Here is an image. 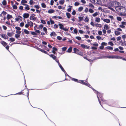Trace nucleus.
Instances as JSON below:
<instances>
[{
	"mask_svg": "<svg viewBox=\"0 0 126 126\" xmlns=\"http://www.w3.org/2000/svg\"><path fill=\"white\" fill-rule=\"evenodd\" d=\"M41 5V6L42 7L45 8L46 7V6L45 3H42Z\"/></svg>",
	"mask_w": 126,
	"mask_h": 126,
	"instance_id": "c03bdc74",
	"label": "nucleus"
},
{
	"mask_svg": "<svg viewBox=\"0 0 126 126\" xmlns=\"http://www.w3.org/2000/svg\"><path fill=\"white\" fill-rule=\"evenodd\" d=\"M79 21H81L83 19V17L81 16H79Z\"/></svg>",
	"mask_w": 126,
	"mask_h": 126,
	"instance_id": "a18cd8bd",
	"label": "nucleus"
},
{
	"mask_svg": "<svg viewBox=\"0 0 126 126\" xmlns=\"http://www.w3.org/2000/svg\"><path fill=\"white\" fill-rule=\"evenodd\" d=\"M30 19L31 20H35L36 19V18L35 17L33 16H31L30 17Z\"/></svg>",
	"mask_w": 126,
	"mask_h": 126,
	"instance_id": "6ab92c4d",
	"label": "nucleus"
},
{
	"mask_svg": "<svg viewBox=\"0 0 126 126\" xmlns=\"http://www.w3.org/2000/svg\"><path fill=\"white\" fill-rule=\"evenodd\" d=\"M27 1L25 0H22L21 1V3L23 5H27V4L24 3H27Z\"/></svg>",
	"mask_w": 126,
	"mask_h": 126,
	"instance_id": "9d476101",
	"label": "nucleus"
},
{
	"mask_svg": "<svg viewBox=\"0 0 126 126\" xmlns=\"http://www.w3.org/2000/svg\"><path fill=\"white\" fill-rule=\"evenodd\" d=\"M12 7L13 8L15 9H16L17 8V6L15 4L13 5Z\"/></svg>",
	"mask_w": 126,
	"mask_h": 126,
	"instance_id": "58836bf2",
	"label": "nucleus"
},
{
	"mask_svg": "<svg viewBox=\"0 0 126 126\" xmlns=\"http://www.w3.org/2000/svg\"><path fill=\"white\" fill-rule=\"evenodd\" d=\"M89 12L91 13H93L94 12V11L91 9H90L89 10Z\"/></svg>",
	"mask_w": 126,
	"mask_h": 126,
	"instance_id": "5fc2aeb1",
	"label": "nucleus"
},
{
	"mask_svg": "<svg viewBox=\"0 0 126 126\" xmlns=\"http://www.w3.org/2000/svg\"><path fill=\"white\" fill-rule=\"evenodd\" d=\"M106 47L107 49H109L110 50H112L113 49L112 47L110 46H107V47Z\"/></svg>",
	"mask_w": 126,
	"mask_h": 126,
	"instance_id": "c756f323",
	"label": "nucleus"
},
{
	"mask_svg": "<svg viewBox=\"0 0 126 126\" xmlns=\"http://www.w3.org/2000/svg\"><path fill=\"white\" fill-rule=\"evenodd\" d=\"M25 6H26L25 7V8L27 10H29L30 9V8L29 7V6L27 4V5H25Z\"/></svg>",
	"mask_w": 126,
	"mask_h": 126,
	"instance_id": "f704fd0d",
	"label": "nucleus"
},
{
	"mask_svg": "<svg viewBox=\"0 0 126 126\" xmlns=\"http://www.w3.org/2000/svg\"><path fill=\"white\" fill-rule=\"evenodd\" d=\"M31 34L32 35H37V34L36 33L33 32H31Z\"/></svg>",
	"mask_w": 126,
	"mask_h": 126,
	"instance_id": "13d9d810",
	"label": "nucleus"
},
{
	"mask_svg": "<svg viewBox=\"0 0 126 126\" xmlns=\"http://www.w3.org/2000/svg\"><path fill=\"white\" fill-rule=\"evenodd\" d=\"M63 72H64V74L65 75V79H64V80H63L62 81H64L65 80H68V79L66 78V76H67L69 77V78H71V77L66 72V71H63ZM61 82V81H59V82ZM54 82V83H52L51 84H50L49 85V86H48L47 87V88H49V87L51 85H52L53 84H54V83H55L56 82Z\"/></svg>",
	"mask_w": 126,
	"mask_h": 126,
	"instance_id": "7ed1b4c3",
	"label": "nucleus"
},
{
	"mask_svg": "<svg viewBox=\"0 0 126 126\" xmlns=\"http://www.w3.org/2000/svg\"><path fill=\"white\" fill-rule=\"evenodd\" d=\"M72 48L71 47H70L68 48L67 50V52H71L72 50Z\"/></svg>",
	"mask_w": 126,
	"mask_h": 126,
	"instance_id": "4c0bfd02",
	"label": "nucleus"
},
{
	"mask_svg": "<svg viewBox=\"0 0 126 126\" xmlns=\"http://www.w3.org/2000/svg\"><path fill=\"white\" fill-rule=\"evenodd\" d=\"M94 20L96 22L99 23L100 21V19L99 17H96L95 18Z\"/></svg>",
	"mask_w": 126,
	"mask_h": 126,
	"instance_id": "9b49d317",
	"label": "nucleus"
},
{
	"mask_svg": "<svg viewBox=\"0 0 126 126\" xmlns=\"http://www.w3.org/2000/svg\"><path fill=\"white\" fill-rule=\"evenodd\" d=\"M103 21L104 22H106L108 23H110V20L109 19H104L103 20Z\"/></svg>",
	"mask_w": 126,
	"mask_h": 126,
	"instance_id": "412c9836",
	"label": "nucleus"
},
{
	"mask_svg": "<svg viewBox=\"0 0 126 126\" xmlns=\"http://www.w3.org/2000/svg\"><path fill=\"white\" fill-rule=\"evenodd\" d=\"M114 117L115 118V119H116V121H117L118 122L119 125V126H120V124L119 123V120L118 119V118L115 115V116H114Z\"/></svg>",
	"mask_w": 126,
	"mask_h": 126,
	"instance_id": "473e14b6",
	"label": "nucleus"
},
{
	"mask_svg": "<svg viewBox=\"0 0 126 126\" xmlns=\"http://www.w3.org/2000/svg\"><path fill=\"white\" fill-rule=\"evenodd\" d=\"M12 17H13L12 15H10L9 14H8L7 15V18L8 19L12 18Z\"/></svg>",
	"mask_w": 126,
	"mask_h": 126,
	"instance_id": "5701e85b",
	"label": "nucleus"
},
{
	"mask_svg": "<svg viewBox=\"0 0 126 126\" xmlns=\"http://www.w3.org/2000/svg\"><path fill=\"white\" fill-rule=\"evenodd\" d=\"M24 89H23V90L22 91H21V92H19L17 93H16L15 94H14V95H16V94H19V95H21V94H22L23 95H26L25 94H23V93H24V92H22V91H23L24 90Z\"/></svg>",
	"mask_w": 126,
	"mask_h": 126,
	"instance_id": "2eb2a0df",
	"label": "nucleus"
},
{
	"mask_svg": "<svg viewBox=\"0 0 126 126\" xmlns=\"http://www.w3.org/2000/svg\"><path fill=\"white\" fill-rule=\"evenodd\" d=\"M79 4V3L78 2H76L74 3V5L75 6H78Z\"/></svg>",
	"mask_w": 126,
	"mask_h": 126,
	"instance_id": "bf43d9fd",
	"label": "nucleus"
},
{
	"mask_svg": "<svg viewBox=\"0 0 126 126\" xmlns=\"http://www.w3.org/2000/svg\"><path fill=\"white\" fill-rule=\"evenodd\" d=\"M39 28H38V29H42L43 26V25L42 24H41L39 25Z\"/></svg>",
	"mask_w": 126,
	"mask_h": 126,
	"instance_id": "de8ad7c7",
	"label": "nucleus"
},
{
	"mask_svg": "<svg viewBox=\"0 0 126 126\" xmlns=\"http://www.w3.org/2000/svg\"><path fill=\"white\" fill-rule=\"evenodd\" d=\"M67 47H64L62 48V50L63 51H64L67 49Z\"/></svg>",
	"mask_w": 126,
	"mask_h": 126,
	"instance_id": "603ef678",
	"label": "nucleus"
},
{
	"mask_svg": "<svg viewBox=\"0 0 126 126\" xmlns=\"http://www.w3.org/2000/svg\"><path fill=\"white\" fill-rule=\"evenodd\" d=\"M34 2H33L32 0H30L29 3L31 5H32L34 4Z\"/></svg>",
	"mask_w": 126,
	"mask_h": 126,
	"instance_id": "c85d7f7f",
	"label": "nucleus"
},
{
	"mask_svg": "<svg viewBox=\"0 0 126 126\" xmlns=\"http://www.w3.org/2000/svg\"><path fill=\"white\" fill-rule=\"evenodd\" d=\"M64 2V0H61L60 1L59 3L63 5Z\"/></svg>",
	"mask_w": 126,
	"mask_h": 126,
	"instance_id": "2f4dec72",
	"label": "nucleus"
},
{
	"mask_svg": "<svg viewBox=\"0 0 126 126\" xmlns=\"http://www.w3.org/2000/svg\"><path fill=\"white\" fill-rule=\"evenodd\" d=\"M1 35L2 37L4 39H6L8 38V37L5 34H1Z\"/></svg>",
	"mask_w": 126,
	"mask_h": 126,
	"instance_id": "dca6fc26",
	"label": "nucleus"
},
{
	"mask_svg": "<svg viewBox=\"0 0 126 126\" xmlns=\"http://www.w3.org/2000/svg\"><path fill=\"white\" fill-rule=\"evenodd\" d=\"M115 33L116 35H118L120 34V32L118 31H115Z\"/></svg>",
	"mask_w": 126,
	"mask_h": 126,
	"instance_id": "72a5a7b5",
	"label": "nucleus"
},
{
	"mask_svg": "<svg viewBox=\"0 0 126 126\" xmlns=\"http://www.w3.org/2000/svg\"><path fill=\"white\" fill-rule=\"evenodd\" d=\"M50 57H51L54 60H55V59H56V57L55 56L52 54H51L50 55H49V54H48Z\"/></svg>",
	"mask_w": 126,
	"mask_h": 126,
	"instance_id": "ddd939ff",
	"label": "nucleus"
},
{
	"mask_svg": "<svg viewBox=\"0 0 126 126\" xmlns=\"http://www.w3.org/2000/svg\"><path fill=\"white\" fill-rule=\"evenodd\" d=\"M104 28L105 29L107 30L109 29V27L108 25H105L104 26Z\"/></svg>",
	"mask_w": 126,
	"mask_h": 126,
	"instance_id": "e433bc0d",
	"label": "nucleus"
},
{
	"mask_svg": "<svg viewBox=\"0 0 126 126\" xmlns=\"http://www.w3.org/2000/svg\"><path fill=\"white\" fill-rule=\"evenodd\" d=\"M121 15L124 16H126V9L124 7L122 6L121 7Z\"/></svg>",
	"mask_w": 126,
	"mask_h": 126,
	"instance_id": "20e7f679",
	"label": "nucleus"
},
{
	"mask_svg": "<svg viewBox=\"0 0 126 126\" xmlns=\"http://www.w3.org/2000/svg\"><path fill=\"white\" fill-rule=\"evenodd\" d=\"M101 45H102L103 46H105V45H107V43H106L105 42H103L102 43Z\"/></svg>",
	"mask_w": 126,
	"mask_h": 126,
	"instance_id": "864d4df0",
	"label": "nucleus"
},
{
	"mask_svg": "<svg viewBox=\"0 0 126 126\" xmlns=\"http://www.w3.org/2000/svg\"><path fill=\"white\" fill-rule=\"evenodd\" d=\"M50 23L51 24H53L54 23V21H53L52 20L51 18H50Z\"/></svg>",
	"mask_w": 126,
	"mask_h": 126,
	"instance_id": "4d7b16f0",
	"label": "nucleus"
},
{
	"mask_svg": "<svg viewBox=\"0 0 126 126\" xmlns=\"http://www.w3.org/2000/svg\"><path fill=\"white\" fill-rule=\"evenodd\" d=\"M58 25L56 24H55L54 25V27L53 28L55 29H57L58 27Z\"/></svg>",
	"mask_w": 126,
	"mask_h": 126,
	"instance_id": "37998d69",
	"label": "nucleus"
},
{
	"mask_svg": "<svg viewBox=\"0 0 126 126\" xmlns=\"http://www.w3.org/2000/svg\"><path fill=\"white\" fill-rule=\"evenodd\" d=\"M24 25V23L23 22H21L20 24V26L21 27H23Z\"/></svg>",
	"mask_w": 126,
	"mask_h": 126,
	"instance_id": "052dcab7",
	"label": "nucleus"
},
{
	"mask_svg": "<svg viewBox=\"0 0 126 126\" xmlns=\"http://www.w3.org/2000/svg\"><path fill=\"white\" fill-rule=\"evenodd\" d=\"M83 9V8L82 6L79 7L78 9V11L79 12H81Z\"/></svg>",
	"mask_w": 126,
	"mask_h": 126,
	"instance_id": "bb28decb",
	"label": "nucleus"
},
{
	"mask_svg": "<svg viewBox=\"0 0 126 126\" xmlns=\"http://www.w3.org/2000/svg\"><path fill=\"white\" fill-rule=\"evenodd\" d=\"M24 32L26 34H29V31L26 29L24 30Z\"/></svg>",
	"mask_w": 126,
	"mask_h": 126,
	"instance_id": "ea45409f",
	"label": "nucleus"
},
{
	"mask_svg": "<svg viewBox=\"0 0 126 126\" xmlns=\"http://www.w3.org/2000/svg\"><path fill=\"white\" fill-rule=\"evenodd\" d=\"M104 58H108L109 59H121L122 57H121L118 56L117 55H113L105 56Z\"/></svg>",
	"mask_w": 126,
	"mask_h": 126,
	"instance_id": "39448f33",
	"label": "nucleus"
},
{
	"mask_svg": "<svg viewBox=\"0 0 126 126\" xmlns=\"http://www.w3.org/2000/svg\"><path fill=\"white\" fill-rule=\"evenodd\" d=\"M57 49L55 48L54 47L52 48V50L53 51H56L57 50Z\"/></svg>",
	"mask_w": 126,
	"mask_h": 126,
	"instance_id": "e2e57ef3",
	"label": "nucleus"
},
{
	"mask_svg": "<svg viewBox=\"0 0 126 126\" xmlns=\"http://www.w3.org/2000/svg\"><path fill=\"white\" fill-rule=\"evenodd\" d=\"M66 15L68 18H69L71 16V14L69 13H66Z\"/></svg>",
	"mask_w": 126,
	"mask_h": 126,
	"instance_id": "b1692460",
	"label": "nucleus"
},
{
	"mask_svg": "<svg viewBox=\"0 0 126 126\" xmlns=\"http://www.w3.org/2000/svg\"><path fill=\"white\" fill-rule=\"evenodd\" d=\"M1 43L4 46H5L7 45V43L4 41H1Z\"/></svg>",
	"mask_w": 126,
	"mask_h": 126,
	"instance_id": "a878e982",
	"label": "nucleus"
},
{
	"mask_svg": "<svg viewBox=\"0 0 126 126\" xmlns=\"http://www.w3.org/2000/svg\"><path fill=\"white\" fill-rule=\"evenodd\" d=\"M50 35L51 36H55L56 35V34L54 32H53L51 33Z\"/></svg>",
	"mask_w": 126,
	"mask_h": 126,
	"instance_id": "393cba45",
	"label": "nucleus"
},
{
	"mask_svg": "<svg viewBox=\"0 0 126 126\" xmlns=\"http://www.w3.org/2000/svg\"><path fill=\"white\" fill-rule=\"evenodd\" d=\"M119 21H120L122 20V18L120 17H117L116 18Z\"/></svg>",
	"mask_w": 126,
	"mask_h": 126,
	"instance_id": "09e8293b",
	"label": "nucleus"
},
{
	"mask_svg": "<svg viewBox=\"0 0 126 126\" xmlns=\"http://www.w3.org/2000/svg\"><path fill=\"white\" fill-rule=\"evenodd\" d=\"M2 27L3 29L5 30H6L7 29V27L4 25L2 26Z\"/></svg>",
	"mask_w": 126,
	"mask_h": 126,
	"instance_id": "774afa93",
	"label": "nucleus"
},
{
	"mask_svg": "<svg viewBox=\"0 0 126 126\" xmlns=\"http://www.w3.org/2000/svg\"><path fill=\"white\" fill-rule=\"evenodd\" d=\"M43 30L45 33H46L47 34V29L45 27H44L43 28Z\"/></svg>",
	"mask_w": 126,
	"mask_h": 126,
	"instance_id": "a19ab883",
	"label": "nucleus"
},
{
	"mask_svg": "<svg viewBox=\"0 0 126 126\" xmlns=\"http://www.w3.org/2000/svg\"><path fill=\"white\" fill-rule=\"evenodd\" d=\"M71 79L73 81L75 82L78 83L79 80L78 79L72 77H71Z\"/></svg>",
	"mask_w": 126,
	"mask_h": 126,
	"instance_id": "f8f14e48",
	"label": "nucleus"
},
{
	"mask_svg": "<svg viewBox=\"0 0 126 126\" xmlns=\"http://www.w3.org/2000/svg\"><path fill=\"white\" fill-rule=\"evenodd\" d=\"M55 11L54 10L52 9H50L48 11V13L49 14H51L54 13Z\"/></svg>",
	"mask_w": 126,
	"mask_h": 126,
	"instance_id": "4468645a",
	"label": "nucleus"
},
{
	"mask_svg": "<svg viewBox=\"0 0 126 126\" xmlns=\"http://www.w3.org/2000/svg\"><path fill=\"white\" fill-rule=\"evenodd\" d=\"M98 14L97 12H96L92 15V16L94 17H95L97 15H98Z\"/></svg>",
	"mask_w": 126,
	"mask_h": 126,
	"instance_id": "8fccbe9b",
	"label": "nucleus"
},
{
	"mask_svg": "<svg viewBox=\"0 0 126 126\" xmlns=\"http://www.w3.org/2000/svg\"><path fill=\"white\" fill-rule=\"evenodd\" d=\"M29 14L28 13H25L23 15V17L24 18H27L29 16Z\"/></svg>",
	"mask_w": 126,
	"mask_h": 126,
	"instance_id": "6e6552de",
	"label": "nucleus"
},
{
	"mask_svg": "<svg viewBox=\"0 0 126 126\" xmlns=\"http://www.w3.org/2000/svg\"><path fill=\"white\" fill-rule=\"evenodd\" d=\"M121 5L120 3L116 1H111L109 3V6L112 7H115L119 6Z\"/></svg>",
	"mask_w": 126,
	"mask_h": 126,
	"instance_id": "f03ea898",
	"label": "nucleus"
},
{
	"mask_svg": "<svg viewBox=\"0 0 126 126\" xmlns=\"http://www.w3.org/2000/svg\"><path fill=\"white\" fill-rule=\"evenodd\" d=\"M97 39L98 40H100L102 39V38L99 36H97L96 37Z\"/></svg>",
	"mask_w": 126,
	"mask_h": 126,
	"instance_id": "0e129e2a",
	"label": "nucleus"
},
{
	"mask_svg": "<svg viewBox=\"0 0 126 126\" xmlns=\"http://www.w3.org/2000/svg\"><path fill=\"white\" fill-rule=\"evenodd\" d=\"M29 25L30 26H33V23L31 21H30L28 22Z\"/></svg>",
	"mask_w": 126,
	"mask_h": 126,
	"instance_id": "7c9ffc66",
	"label": "nucleus"
},
{
	"mask_svg": "<svg viewBox=\"0 0 126 126\" xmlns=\"http://www.w3.org/2000/svg\"><path fill=\"white\" fill-rule=\"evenodd\" d=\"M76 38L79 40H80L81 39V37L79 36H77Z\"/></svg>",
	"mask_w": 126,
	"mask_h": 126,
	"instance_id": "6e6d98bb",
	"label": "nucleus"
},
{
	"mask_svg": "<svg viewBox=\"0 0 126 126\" xmlns=\"http://www.w3.org/2000/svg\"><path fill=\"white\" fill-rule=\"evenodd\" d=\"M68 7H69V8L67 9L66 10L68 12H70L71 11L72 6H71L69 5L68 6Z\"/></svg>",
	"mask_w": 126,
	"mask_h": 126,
	"instance_id": "aec40b11",
	"label": "nucleus"
},
{
	"mask_svg": "<svg viewBox=\"0 0 126 126\" xmlns=\"http://www.w3.org/2000/svg\"><path fill=\"white\" fill-rule=\"evenodd\" d=\"M122 6H116L115 7V9L117 11L120 12L121 11V7Z\"/></svg>",
	"mask_w": 126,
	"mask_h": 126,
	"instance_id": "1a4fd4ad",
	"label": "nucleus"
},
{
	"mask_svg": "<svg viewBox=\"0 0 126 126\" xmlns=\"http://www.w3.org/2000/svg\"><path fill=\"white\" fill-rule=\"evenodd\" d=\"M73 50L74 51V53L81 55H82V53L81 52H80L79 50L77 49L74 48Z\"/></svg>",
	"mask_w": 126,
	"mask_h": 126,
	"instance_id": "423d86ee",
	"label": "nucleus"
},
{
	"mask_svg": "<svg viewBox=\"0 0 126 126\" xmlns=\"http://www.w3.org/2000/svg\"><path fill=\"white\" fill-rule=\"evenodd\" d=\"M81 47L83 48L86 49H89L90 47V46L85 45L83 44H81Z\"/></svg>",
	"mask_w": 126,
	"mask_h": 126,
	"instance_id": "0eeeda50",
	"label": "nucleus"
},
{
	"mask_svg": "<svg viewBox=\"0 0 126 126\" xmlns=\"http://www.w3.org/2000/svg\"><path fill=\"white\" fill-rule=\"evenodd\" d=\"M91 88L93 91H94V92L96 94H97V93H99V92L98 91L96 90L93 87H91Z\"/></svg>",
	"mask_w": 126,
	"mask_h": 126,
	"instance_id": "f3484780",
	"label": "nucleus"
},
{
	"mask_svg": "<svg viewBox=\"0 0 126 126\" xmlns=\"http://www.w3.org/2000/svg\"><path fill=\"white\" fill-rule=\"evenodd\" d=\"M20 35L19 34H16L15 35V37L16 38H18L20 37Z\"/></svg>",
	"mask_w": 126,
	"mask_h": 126,
	"instance_id": "3c124183",
	"label": "nucleus"
},
{
	"mask_svg": "<svg viewBox=\"0 0 126 126\" xmlns=\"http://www.w3.org/2000/svg\"><path fill=\"white\" fill-rule=\"evenodd\" d=\"M97 95V97L98 98V101H99V102L100 104V105H101V107L104 109V108L102 106V105L101 104V101L100 100V98L101 100V101L102 102H104L105 101V100H104L103 99V94H102L101 93H100L99 92V93H97V94H96Z\"/></svg>",
	"mask_w": 126,
	"mask_h": 126,
	"instance_id": "f257e3e1",
	"label": "nucleus"
},
{
	"mask_svg": "<svg viewBox=\"0 0 126 126\" xmlns=\"http://www.w3.org/2000/svg\"><path fill=\"white\" fill-rule=\"evenodd\" d=\"M95 26L96 27H99L101 28L102 27V25L101 24H98L97 23L96 24H95Z\"/></svg>",
	"mask_w": 126,
	"mask_h": 126,
	"instance_id": "4be33fe9",
	"label": "nucleus"
},
{
	"mask_svg": "<svg viewBox=\"0 0 126 126\" xmlns=\"http://www.w3.org/2000/svg\"><path fill=\"white\" fill-rule=\"evenodd\" d=\"M85 86H88L90 88H91V87H92L91 85L88 82H87V85Z\"/></svg>",
	"mask_w": 126,
	"mask_h": 126,
	"instance_id": "49530a36",
	"label": "nucleus"
},
{
	"mask_svg": "<svg viewBox=\"0 0 126 126\" xmlns=\"http://www.w3.org/2000/svg\"><path fill=\"white\" fill-rule=\"evenodd\" d=\"M2 3L3 5H6L7 4V2L5 0H3L2 2Z\"/></svg>",
	"mask_w": 126,
	"mask_h": 126,
	"instance_id": "cd10ccee",
	"label": "nucleus"
},
{
	"mask_svg": "<svg viewBox=\"0 0 126 126\" xmlns=\"http://www.w3.org/2000/svg\"><path fill=\"white\" fill-rule=\"evenodd\" d=\"M57 38L59 40H61L62 39V38L60 36H58L57 37Z\"/></svg>",
	"mask_w": 126,
	"mask_h": 126,
	"instance_id": "338daca9",
	"label": "nucleus"
},
{
	"mask_svg": "<svg viewBox=\"0 0 126 126\" xmlns=\"http://www.w3.org/2000/svg\"><path fill=\"white\" fill-rule=\"evenodd\" d=\"M9 39L10 41L12 42L15 41V39L13 37L10 38Z\"/></svg>",
	"mask_w": 126,
	"mask_h": 126,
	"instance_id": "79ce46f5",
	"label": "nucleus"
},
{
	"mask_svg": "<svg viewBox=\"0 0 126 126\" xmlns=\"http://www.w3.org/2000/svg\"><path fill=\"white\" fill-rule=\"evenodd\" d=\"M58 25L59 26V28L61 29H63L64 28L63 25L62 24L59 23L58 24Z\"/></svg>",
	"mask_w": 126,
	"mask_h": 126,
	"instance_id": "a211bd4d",
	"label": "nucleus"
},
{
	"mask_svg": "<svg viewBox=\"0 0 126 126\" xmlns=\"http://www.w3.org/2000/svg\"><path fill=\"white\" fill-rule=\"evenodd\" d=\"M58 65H59V66L60 67V68H61V69L62 70V71H65L64 70V69L63 68L62 66L61 65L60 63H59V64H58Z\"/></svg>",
	"mask_w": 126,
	"mask_h": 126,
	"instance_id": "c9c22d12",
	"label": "nucleus"
},
{
	"mask_svg": "<svg viewBox=\"0 0 126 126\" xmlns=\"http://www.w3.org/2000/svg\"><path fill=\"white\" fill-rule=\"evenodd\" d=\"M16 29L18 31H20L21 30V28L19 27H15Z\"/></svg>",
	"mask_w": 126,
	"mask_h": 126,
	"instance_id": "69168bd1",
	"label": "nucleus"
},
{
	"mask_svg": "<svg viewBox=\"0 0 126 126\" xmlns=\"http://www.w3.org/2000/svg\"><path fill=\"white\" fill-rule=\"evenodd\" d=\"M108 44L111 46H113L114 45L113 43L111 42H109Z\"/></svg>",
	"mask_w": 126,
	"mask_h": 126,
	"instance_id": "680f3d73",
	"label": "nucleus"
}]
</instances>
